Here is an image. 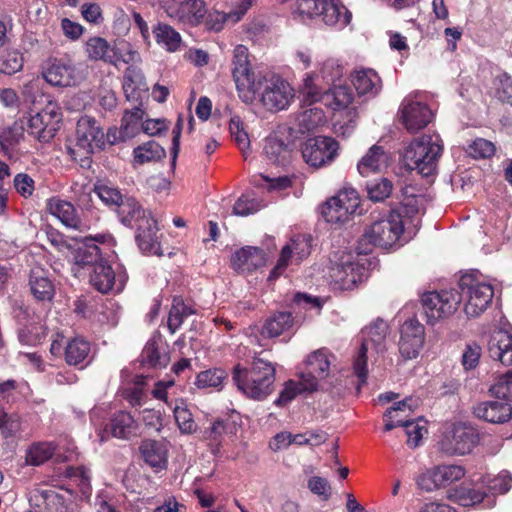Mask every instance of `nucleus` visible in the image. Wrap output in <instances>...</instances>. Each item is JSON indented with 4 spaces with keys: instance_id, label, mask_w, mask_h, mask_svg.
<instances>
[{
    "instance_id": "11",
    "label": "nucleus",
    "mask_w": 512,
    "mask_h": 512,
    "mask_svg": "<svg viewBox=\"0 0 512 512\" xmlns=\"http://www.w3.org/2000/svg\"><path fill=\"white\" fill-rule=\"evenodd\" d=\"M400 120L405 129L416 133L427 127L434 118L433 110L419 95H408L399 108Z\"/></svg>"
},
{
    "instance_id": "56",
    "label": "nucleus",
    "mask_w": 512,
    "mask_h": 512,
    "mask_svg": "<svg viewBox=\"0 0 512 512\" xmlns=\"http://www.w3.org/2000/svg\"><path fill=\"white\" fill-rule=\"evenodd\" d=\"M24 59L18 51H8L0 57V72L15 74L23 68Z\"/></svg>"
},
{
    "instance_id": "44",
    "label": "nucleus",
    "mask_w": 512,
    "mask_h": 512,
    "mask_svg": "<svg viewBox=\"0 0 512 512\" xmlns=\"http://www.w3.org/2000/svg\"><path fill=\"white\" fill-rule=\"evenodd\" d=\"M297 122L299 132L309 133L325 123V115L321 108L311 107L298 115Z\"/></svg>"
},
{
    "instance_id": "20",
    "label": "nucleus",
    "mask_w": 512,
    "mask_h": 512,
    "mask_svg": "<svg viewBox=\"0 0 512 512\" xmlns=\"http://www.w3.org/2000/svg\"><path fill=\"white\" fill-rule=\"evenodd\" d=\"M363 259L352 260L350 257L336 264L331 269V277L342 288L349 289L361 282L367 276Z\"/></svg>"
},
{
    "instance_id": "64",
    "label": "nucleus",
    "mask_w": 512,
    "mask_h": 512,
    "mask_svg": "<svg viewBox=\"0 0 512 512\" xmlns=\"http://www.w3.org/2000/svg\"><path fill=\"white\" fill-rule=\"evenodd\" d=\"M23 138L22 126L14 124L4 130L0 136V145L6 153Z\"/></svg>"
},
{
    "instance_id": "60",
    "label": "nucleus",
    "mask_w": 512,
    "mask_h": 512,
    "mask_svg": "<svg viewBox=\"0 0 512 512\" xmlns=\"http://www.w3.org/2000/svg\"><path fill=\"white\" fill-rule=\"evenodd\" d=\"M265 205L255 199L250 198L247 195L241 196L233 206V213L237 216H248L250 214H254L258 212Z\"/></svg>"
},
{
    "instance_id": "43",
    "label": "nucleus",
    "mask_w": 512,
    "mask_h": 512,
    "mask_svg": "<svg viewBox=\"0 0 512 512\" xmlns=\"http://www.w3.org/2000/svg\"><path fill=\"white\" fill-rule=\"evenodd\" d=\"M326 103L334 110H349V106L354 99L351 89L347 86L339 85L329 89L325 95Z\"/></svg>"
},
{
    "instance_id": "34",
    "label": "nucleus",
    "mask_w": 512,
    "mask_h": 512,
    "mask_svg": "<svg viewBox=\"0 0 512 512\" xmlns=\"http://www.w3.org/2000/svg\"><path fill=\"white\" fill-rule=\"evenodd\" d=\"M29 287L38 301H51L55 294V286L42 268H33L29 275Z\"/></svg>"
},
{
    "instance_id": "55",
    "label": "nucleus",
    "mask_w": 512,
    "mask_h": 512,
    "mask_svg": "<svg viewBox=\"0 0 512 512\" xmlns=\"http://www.w3.org/2000/svg\"><path fill=\"white\" fill-rule=\"evenodd\" d=\"M21 430V420L16 414L0 415V440H8L16 437Z\"/></svg>"
},
{
    "instance_id": "39",
    "label": "nucleus",
    "mask_w": 512,
    "mask_h": 512,
    "mask_svg": "<svg viewBox=\"0 0 512 512\" xmlns=\"http://www.w3.org/2000/svg\"><path fill=\"white\" fill-rule=\"evenodd\" d=\"M156 42L168 52H176L182 46L181 35L170 25L158 23L153 28Z\"/></svg>"
},
{
    "instance_id": "17",
    "label": "nucleus",
    "mask_w": 512,
    "mask_h": 512,
    "mask_svg": "<svg viewBox=\"0 0 512 512\" xmlns=\"http://www.w3.org/2000/svg\"><path fill=\"white\" fill-rule=\"evenodd\" d=\"M31 505L40 508L44 504L45 512H75L73 507V494L67 489L47 488L33 494Z\"/></svg>"
},
{
    "instance_id": "4",
    "label": "nucleus",
    "mask_w": 512,
    "mask_h": 512,
    "mask_svg": "<svg viewBox=\"0 0 512 512\" xmlns=\"http://www.w3.org/2000/svg\"><path fill=\"white\" fill-rule=\"evenodd\" d=\"M404 232V220L400 211L389 210L372 214V222L364 231L362 241L388 249L398 244Z\"/></svg>"
},
{
    "instance_id": "33",
    "label": "nucleus",
    "mask_w": 512,
    "mask_h": 512,
    "mask_svg": "<svg viewBox=\"0 0 512 512\" xmlns=\"http://www.w3.org/2000/svg\"><path fill=\"white\" fill-rule=\"evenodd\" d=\"M474 414L487 422L504 423L511 418L512 407L505 402L486 401L475 406Z\"/></svg>"
},
{
    "instance_id": "52",
    "label": "nucleus",
    "mask_w": 512,
    "mask_h": 512,
    "mask_svg": "<svg viewBox=\"0 0 512 512\" xmlns=\"http://www.w3.org/2000/svg\"><path fill=\"white\" fill-rule=\"evenodd\" d=\"M227 374L222 369H209L200 372L196 378L198 388H220Z\"/></svg>"
},
{
    "instance_id": "32",
    "label": "nucleus",
    "mask_w": 512,
    "mask_h": 512,
    "mask_svg": "<svg viewBox=\"0 0 512 512\" xmlns=\"http://www.w3.org/2000/svg\"><path fill=\"white\" fill-rule=\"evenodd\" d=\"M85 53L91 61H103L118 65L120 56L113 47L102 37H91L85 43Z\"/></svg>"
},
{
    "instance_id": "1",
    "label": "nucleus",
    "mask_w": 512,
    "mask_h": 512,
    "mask_svg": "<svg viewBox=\"0 0 512 512\" xmlns=\"http://www.w3.org/2000/svg\"><path fill=\"white\" fill-rule=\"evenodd\" d=\"M275 373V367L270 361L254 357L249 368L236 365L232 378L244 395L254 400H263L274 390Z\"/></svg>"
},
{
    "instance_id": "18",
    "label": "nucleus",
    "mask_w": 512,
    "mask_h": 512,
    "mask_svg": "<svg viewBox=\"0 0 512 512\" xmlns=\"http://www.w3.org/2000/svg\"><path fill=\"white\" fill-rule=\"evenodd\" d=\"M310 239L305 235L291 239L281 250L277 264L269 275V280L279 277L287 268L289 263L299 264L310 254Z\"/></svg>"
},
{
    "instance_id": "24",
    "label": "nucleus",
    "mask_w": 512,
    "mask_h": 512,
    "mask_svg": "<svg viewBox=\"0 0 512 512\" xmlns=\"http://www.w3.org/2000/svg\"><path fill=\"white\" fill-rule=\"evenodd\" d=\"M144 111L140 107H134L130 111H126L122 117L121 127L119 130V136H116V130L109 131L107 133V139L111 144L118 141H125L127 139L135 137L142 131V121L144 117Z\"/></svg>"
},
{
    "instance_id": "51",
    "label": "nucleus",
    "mask_w": 512,
    "mask_h": 512,
    "mask_svg": "<svg viewBox=\"0 0 512 512\" xmlns=\"http://www.w3.org/2000/svg\"><path fill=\"white\" fill-rule=\"evenodd\" d=\"M102 262L100 258V250L95 244H84L77 248L75 252V263L81 267L92 266Z\"/></svg>"
},
{
    "instance_id": "13",
    "label": "nucleus",
    "mask_w": 512,
    "mask_h": 512,
    "mask_svg": "<svg viewBox=\"0 0 512 512\" xmlns=\"http://www.w3.org/2000/svg\"><path fill=\"white\" fill-rule=\"evenodd\" d=\"M478 442V434L464 424H453L440 441V449L449 455H466Z\"/></svg>"
},
{
    "instance_id": "28",
    "label": "nucleus",
    "mask_w": 512,
    "mask_h": 512,
    "mask_svg": "<svg viewBox=\"0 0 512 512\" xmlns=\"http://www.w3.org/2000/svg\"><path fill=\"white\" fill-rule=\"evenodd\" d=\"M265 262L266 257L263 250L252 246L239 249L231 258L233 268L242 273L252 272L263 266Z\"/></svg>"
},
{
    "instance_id": "27",
    "label": "nucleus",
    "mask_w": 512,
    "mask_h": 512,
    "mask_svg": "<svg viewBox=\"0 0 512 512\" xmlns=\"http://www.w3.org/2000/svg\"><path fill=\"white\" fill-rule=\"evenodd\" d=\"M139 449L143 460L154 472L167 469L168 448L166 444L156 440H144Z\"/></svg>"
},
{
    "instance_id": "59",
    "label": "nucleus",
    "mask_w": 512,
    "mask_h": 512,
    "mask_svg": "<svg viewBox=\"0 0 512 512\" xmlns=\"http://www.w3.org/2000/svg\"><path fill=\"white\" fill-rule=\"evenodd\" d=\"M322 215L327 222L330 223H343L351 216L349 212L339 203H332L330 198L322 209Z\"/></svg>"
},
{
    "instance_id": "37",
    "label": "nucleus",
    "mask_w": 512,
    "mask_h": 512,
    "mask_svg": "<svg viewBox=\"0 0 512 512\" xmlns=\"http://www.w3.org/2000/svg\"><path fill=\"white\" fill-rule=\"evenodd\" d=\"M139 425L134 417L126 411L115 413L109 423L113 437L128 440L138 435Z\"/></svg>"
},
{
    "instance_id": "5",
    "label": "nucleus",
    "mask_w": 512,
    "mask_h": 512,
    "mask_svg": "<svg viewBox=\"0 0 512 512\" xmlns=\"http://www.w3.org/2000/svg\"><path fill=\"white\" fill-rule=\"evenodd\" d=\"M76 142L67 147L71 158L84 166L89 162L90 155L105 148V134L96 120L89 116L81 117L76 127Z\"/></svg>"
},
{
    "instance_id": "2",
    "label": "nucleus",
    "mask_w": 512,
    "mask_h": 512,
    "mask_svg": "<svg viewBox=\"0 0 512 512\" xmlns=\"http://www.w3.org/2000/svg\"><path fill=\"white\" fill-rule=\"evenodd\" d=\"M249 90L253 97L245 103L258 100L263 107L270 111H280L288 108L294 99L295 93L291 85L276 74L257 75Z\"/></svg>"
},
{
    "instance_id": "31",
    "label": "nucleus",
    "mask_w": 512,
    "mask_h": 512,
    "mask_svg": "<svg viewBox=\"0 0 512 512\" xmlns=\"http://www.w3.org/2000/svg\"><path fill=\"white\" fill-rule=\"evenodd\" d=\"M120 222L127 227H137L144 219H149L151 213L146 211L133 197L125 196L124 201L116 210Z\"/></svg>"
},
{
    "instance_id": "40",
    "label": "nucleus",
    "mask_w": 512,
    "mask_h": 512,
    "mask_svg": "<svg viewBox=\"0 0 512 512\" xmlns=\"http://www.w3.org/2000/svg\"><path fill=\"white\" fill-rule=\"evenodd\" d=\"M485 495V492L472 488L467 484H461L447 492V498L449 500L465 507L473 506L482 502Z\"/></svg>"
},
{
    "instance_id": "54",
    "label": "nucleus",
    "mask_w": 512,
    "mask_h": 512,
    "mask_svg": "<svg viewBox=\"0 0 512 512\" xmlns=\"http://www.w3.org/2000/svg\"><path fill=\"white\" fill-rule=\"evenodd\" d=\"M494 96L500 102L512 105V77L502 73L494 80Z\"/></svg>"
},
{
    "instance_id": "22",
    "label": "nucleus",
    "mask_w": 512,
    "mask_h": 512,
    "mask_svg": "<svg viewBox=\"0 0 512 512\" xmlns=\"http://www.w3.org/2000/svg\"><path fill=\"white\" fill-rule=\"evenodd\" d=\"M255 1L256 0H241L240 3L228 13L218 10L207 11L203 24L207 30L219 32L224 28L225 23L235 24L239 22Z\"/></svg>"
},
{
    "instance_id": "48",
    "label": "nucleus",
    "mask_w": 512,
    "mask_h": 512,
    "mask_svg": "<svg viewBox=\"0 0 512 512\" xmlns=\"http://www.w3.org/2000/svg\"><path fill=\"white\" fill-rule=\"evenodd\" d=\"M165 156V150L155 141H148L134 149L135 161L144 164Z\"/></svg>"
},
{
    "instance_id": "53",
    "label": "nucleus",
    "mask_w": 512,
    "mask_h": 512,
    "mask_svg": "<svg viewBox=\"0 0 512 512\" xmlns=\"http://www.w3.org/2000/svg\"><path fill=\"white\" fill-rule=\"evenodd\" d=\"M229 130L231 137L236 142L239 149L246 154V150L250 147L249 136L244 128V124L239 116H233L229 122Z\"/></svg>"
},
{
    "instance_id": "26",
    "label": "nucleus",
    "mask_w": 512,
    "mask_h": 512,
    "mask_svg": "<svg viewBox=\"0 0 512 512\" xmlns=\"http://www.w3.org/2000/svg\"><path fill=\"white\" fill-rule=\"evenodd\" d=\"M47 209L51 215L68 228L83 230L84 225L74 205L68 201L53 197L47 200Z\"/></svg>"
},
{
    "instance_id": "14",
    "label": "nucleus",
    "mask_w": 512,
    "mask_h": 512,
    "mask_svg": "<svg viewBox=\"0 0 512 512\" xmlns=\"http://www.w3.org/2000/svg\"><path fill=\"white\" fill-rule=\"evenodd\" d=\"M232 75L236 83L239 97L242 101H249L253 94L250 85L256 80L250 63V54L246 46L239 44L233 50Z\"/></svg>"
},
{
    "instance_id": "45",
    "label": "nucleus",
    "mask_w": 512,
    "mask_h": 512,
    "mask_svg": "<svg viewBox=\"0 0 512 512\" xmlns=\"http://www.w3.org/2000/svg\"><path fill=\"white\" fill-rule=\"evenodd\" d=\"M55 452V446L50 442H38L32 444L26 451V463L39 466L49 460Z\"/></svg>"
},
{
    "instance_id": "23",
    "label": "nucleus",
    "mask_w": 512,
    "mask_h": 512,
    "mask_svg": "<svg viewBox=\"0 0 512 512\" xmlns=\"http://www.w3.org/2000/svg\"><path fill=\"white\" fill-rule=\"evenodd\" d=\"M169 16L180 24L196 27L203 23L207 14L206 3L203 0H183Z\"/></svg>"
},
{
    "instance_id": "6",
    "label": "nucleus",
    "mask_w": 512,
    "mask_h": 512,
    "mask_svg": "<svg viewBox=\"0 0 512 512\" xmlns=\"http://www.w3.org/2000/svg\"><path fill=\"white\" fill-rule=\"evenodd\" d=\"M388 333L389 326L383 320L373 322L362 331V344L353 362L354 373L362 384L367 378V353H383L386 350Z\"/></svg>"
},
{
    "instance_id": "42",
    "label": "nucleus",
    "mask_w": 512,
    "mask_h": 512,
    "mask_svg": "<svg viewBox=\"0 0 512 512\" xmlns=\"http://www.w3.org/2000/svg\"><path fill=\"white\" fill-rule=\"evenodd\" d=\"M195 313L192 305L185 303L181 297H174L168 315L167 325L170 332L175 333L182 325L184 319Z\"/></svg>"
},
{
    "instance_id": "35",
    "label": "nucleus",
    "mask_w": 512,
    "mask_h": 512,
    "mask_svg": "<svg viewBox=\"0 0 512 512\" xmlns=\"http://www.w3.org/2000/svg\"><path fill=\"white\" fill-rule=\"evenodd\" d=\"M315 17H320L327 25L344 27L350 22L351 13L345 6L339 4V0H323L319 14Z\"/></svg>"
},
{
    "instance_id": "58",
    "label": "nucleus",
    "mask_w": 512,
    "mask_h": 512,
    "mask_svg": "<svg viewBox=\"0 0 512 512\" xmlns=\"http://www.w3.org/2000/svg\"><path fill=\"white\" fill-rule=\"evenodd\" d=\"M142 357L145 362L150 366H166L168 363V357L165 352H161L159 346L155 341L148 342L145 346Z\"/></svg>"
},
{
    "instance_id": "19",
    "label": "nucleus",
    "mask_w": 512,
    "mask_h": 512,
    "mask_svg": "<svg viewBox=\"0 0 512 512\" xmlns=\"http://www.w3.org/2000/svg\"><path fill=\"white\" fill-rule=\"evenodd\" d=\"M465 469L459 465H441L421 474L417 485L425 491H433L462 479Z\"/></svg>"
},
{
    "instance_id": "50",
    "label": "nucleus",
    "mask_w": 512,
    "mask_h": 512,
    "mask_svg": "<svg viewBox=\"0 0 512 512\" xmlns=\"http://www.w3.org/2000/svg\"><path fill=\"white\" fill-rule=\"evenodd\" d=\"M175 421L183 434H191L196 431L197 425L187 405L180 401L173 408Z\"/></svg>"
},
{
    "instance_id": "15",
    "label": "nucleus",
    "mask_w": 512,
    "mask_h": 512,
    "mask_svg": "<svg viewBox=\"0 0 512 512\" xmlns=\"http://www.w3.org/2000/svg\"><path fill=\"white\" fill-rule=\"evenodd\" d=\"M91 351L90 343L82 337H74L65 341L64 335L56 333L52 340L50 352L54 356L64 355L66 363L77 366L88 358Z\"/></svg>"
},
{
    "instance_id": "8",
    "label": "nucleus",
    "mask_w": 512,
    "mask_h": 512,
    "mask_svg": "<svg viewBox=\"0 0 512 512\" xmlns=\"http://www.w3.org/2000/svg\"><path fill=\"white\" fill-rule=\"evenodd\" d=\"M44 80L54 87H73L84 79V73L77 65L66 58H49L42 67Z\"/></svg>"
},
{
    "instance_id": "29",
    "label": "nucleus",
    "mask_w": 512,
    "mask_h": 512,
    "mask_svg": "<svg viewBox=\"0 0 512 512\" xmlns=\"http://www.w3.org/2000/svg\"><path fill=\"white\" fill-rule=\"evenodd\" d=\"M389 163V154L383 149V147L373 145L359 160L357 169L363 177H367L373 173L381 172L386 169Z\"/></svg>"
},
{
    "instance_id": "9",
    "label": "nucleus",
    "mask_w": 512,
    "mask_h": 512,
    "mask_svg": "<svg viewBox=\"0 0 512 512\" xmlns=\"http://www.w3.org/2000/svg\"><path fill=\"white\" fill-rule=\"evenodd\" d=\"M461 302L458 290H441L427 292L422 296L423 311L427 322L437 321L451 316Z\"/></svg>"
},
{
    "instance_id": "3",
    "label": "nucleus",
    "mask_w": 512,
    "mask_h": 512,
    "mask_svg": "<svg viewBox=\"0 0 512 512\" xmlns=\"http://www.w3.org/2000/svg\"><path fill=\"white\" fill-rule=\"evenodd\" d=\"M443 151V142L438 134H425L410 142L403 154V162L409 170L424 176L432 175Z\"/></svg>"
},
{
    "instance_id": "49",
    "label": "nucleus",
    "mask_w": 512,
    "mask_h": 512,
    "mask_svg": "<svg viewBox=\"0 0 512 512\" xmlns=\"http://www.w3.org/2000/svg\"><path fill=\"white\" fill-rule=\"evenodd\" d=\"M366 190L369 199L375 202H380L391 195L393 184L387 178H379L367 182Z\"/></svg>"
},
{
    "instance_id": "36",
    "label": "nucleus",
    "mask_w": 512,
    "mask_h": 512,
    "mask_svg": "<svg viewBox=\"0 0 512 512\" xmlns=\"http://www.w3.org/2000/svg\"><path fill=\"white\" fill-rule=\"evenodd\" d=\"M351 77L352 84L359 95L374 97L381 90V79L372 69L356 70Z\"/></svg>"
},
{
    "instance_id": "7",
    "label": "nucleus",
    "mask_w": 512,
    "mask_h": 512,
    "mask_svg": "<svg viewBox=\"0 0 512 512\" xmlns=\"http://www.w3.org/2000/svg\"><path fill=\"white\" fill-rule=\"evenodd\" d=\"M459 296L464 304V312L468 317H477L483 313L491 303L494 290L474 275H464L459 281Z\"/></svg>"
},
{
    "instance_id": "62",
    "label": "nucleus",
    "mask_w": 512,
    "mask_h": 512,
    "mask_svg": "<svg viewBox=\"0 0 512 512\" xmlns=\"http://www.w3.org/2000/svg\"><path fill=\"white\" fill-rule=\"evenodd\" d=\"M491 395L512 401V373L509 372L500 376L495 384L489 389Z\"/></svg>"
},
{
    "instance_id": "41",
    "label": "nucleus",
    "mask_w": 512,
    "mask_h": 512,
    "mask_svg": "<svg viewBox=\"0 0 512 512\" xmlns=\"http://www.w3.org/2000/svg\"><path fill=\"white\" fill-rule=\"evenodd\" d=\"M293 317L290 312H278L268 318L262 328V334L268 337H277L293 326Z\"/></svg>"
},
{
    "instance_id": "38",
    "label": "nucleus",
    "mask_w": 512,
    "mask_h": 512,
    "mask_svg": "<svg viewBox=\"0 0 512 512\" xmlns=\"http://www.w3.org/2000/svg\"><path fill=\"white\" fill-rule=\"evenodd\" d=\"M413 406V400L406 398L389 408L383 416L385 431H390L397 426L405 427L411 421L409 417L413 411Z\"/></svg>"
},
{
    "instance_id": "57",
    "label": "nucleus",
    "mask_w": 512,
    "mask_h": 512,
    "mask_svg": "<svg viewBox=\"0 0 512 512\" xmlns=\"http://www.w3.org/2000/svg\"><path fill=\"white\" fill-rule=\"evenodd\" d=\"M332 203H339L342 205L350 215L354 214L359 207V195L353 188H347L339 191V193L332 197Z\"/></svg>"
},
{
    "instance_id": "30",
    "label": "nucleus",
    "mask_w": 512,
    "mask_h": 512,
    "mask_svg": "<svg viewBox=\"0 0 512 512\" xmlns=\"http://www.w3.org/2000/svg\"><path fill=\"white\" fill-rule=\"evenodd\" d=\"M490 357L500 361L503 365H512V334L504 331H495L488 343Z\"/></svg>"
},
{
    "instance_id": "21",
    "label": "nucleus",
    "mask_w": 512,
    "mask_h": 512,
    "mask_svg": "<svg viewBox=\"0 0 512 512\" xmlns=\"http://www.w3.org/2000/svg\"><path fill=\"white\" fill-rule=\"evenodd\" d=\"M90 283L92 286L101 293L109 292H120L123 290L125 285L124 276L119 275L116 278V274L112 267L106 262H100L93 268V272L90 276Z\"/></svg>"
},
{
    "instance_id": "61",
    "label": "nucleus",
    "mask_w": 512,
    "mask_h": 512,
    "mask_svg": "<svg viewBox=\"0 0 512 512\" xmlns=\"http://www.w3.org/2000/svg\"><path fill=\"white\" fill-rule=\"evenodd\" d=\"M95 193L105 204L115 205L117 208L125 199L116 187L107 184L96 185Z\"/></svg>"
},
{
    "instance_id": "16",
    "label": "nucleus",
    "mask_w": 512,
    "mask_h": 512,
    "mask_svg": "<svg viewBox=\"0 0 512 512\" xmlns=\"http://www.w3.org/2000/svg\"><path fill=\"white\" fill-rule=\"evenodd\" d=\"M425 343V328L415 318L406 320L400 327L399 353L404 360L418 357Z\"/></svg>"
},
{
    "instance_id": "63",
    "label": "nucleus",
    "mask_w": 512,
    "mask_h": 512,
    "mask_svg": "<svg viewBox=\"0 0 512 512\" xmlns=\"http://www.w3.org/2000/svg\"><path fill=\"white\" fill-rule=\"evenodd\" d=\"M512 487V475L503 470L488 482V489L492 494H505Z\"/></svg>"
},
{
    "instance_id": "46",
    "label": "nucleus",
    "mask_w": 512,
    "mask_h": 512,
    "mask_svg": "<svg viewBox=\"0 0 512 512\" xmlns=\"http://www.w3.org/2000/svg\"><path fill=\"white\" fill-rule=\"evenodd\" d=\"M267 159L274 164L284 165L290 158L288 146L277 138H268L264 146Z\"/></svg>"
},
{
    "instance_id": "10",
    "label": "nucleus",
    "mask_w": 512,
    "mask_h": 512,
    "mask_svg": "<svg viewBox=\"0 0 512 512\" xmlns=\"http://www.w3.org/2000/svg\"><path fill=\"white\" fill-rule=\"evenodd\" d=\"M62 113L53 103L47 104L41 111L30 115L27 120V132L41 143H49L60 129Z\"/></svg>"
},
{
    "instance_id": "47",
    "label": "nucleus",
    "mask_w": 512,
    "mask_h": 512,
    "mask_svg": "<svg viewBox=\"0 0 512 512\" xmlns=\"http://www.w3.org/2000/svg\"><path fill=\"white\" fill-rule=\"evenodd\" d=\"M330 364V354L324 348L311 353L307 358L310 371L315 373L319 379H324L329 375Z\"/></svg>"
},
{
    "instance_id": "12",
    "label": "nucleus",
    "mask_w": 512,
    "mask_h": 512,
    "mask_svg": "<svg viewBox=\"0 0 512 512\" xmlns=\"http://www.w3.org/2000/svg\"><path fill=\"white\" fill-rule=\"evenodd\" d=\"M339 144L332 137L316 136L302 145V157L310 167L319 169L330 165L338 156Z\"/></svg>"
},
{
    "instance_id": "25",
    "label": "nucleus",
    "mask_w": 512,
    "mask_h": 512,
    "mask_svg": "<svg viewBox=\"0 0 512 512\" xmlns=\"http://www.w3.org/2000/svg\"><path fill=\"white\" fill-rule=\"evenodd\" d=\"M157 233V222L153 217L144 219L142 224H138L136 227V241L142 252L151 255H162Z\"/></svg>"
}]
</instances>
